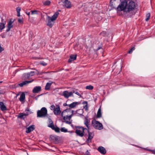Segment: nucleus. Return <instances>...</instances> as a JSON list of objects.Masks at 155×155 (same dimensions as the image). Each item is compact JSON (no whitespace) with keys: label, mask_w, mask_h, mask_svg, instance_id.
Returning a JSON list of instances; mask_svg holds the SVG:
<instances>
[{"label":"nucleus","mask_w":155,"mask_h":155,"mask_svg":"<svg viewBox=\"0 0 155 155\" xmlns=\"http://www.w3.org/2000/svg\"><path fill=\"white\" fill-rule=\"evenodd\" d=\"M81 115H82V114H80V116H81Z\"/></svg>","instance_id":"680f3d73"},{"label":"nucleus","mask_w":155,"mask_h":155,"mask_svg":"<svg viewBox=\"0 0 155 155\" xmlns=\"http://www.w3.org/2000/svg\"><path fill=\"white\" fill-rule=\"evenodd\" d=\"M25 111L26 112H27V111H30V109L29 108H28V107H27L25 110Z\"/></svg>","instance_id":"3c124183"},{"label":"nucleus","mask_w":155,"mask_h":155,"mask_svg":"<svg viewBox=\"0 0 155 155\" xmlns=\"http://www.w3.org/2000/svg\"><path fill=\"white\" fill-rule=\"evenodd\" d=\"M51 2L49 1H46L44 3L43 5H49L50 4Z\"/></svg>","instance_id":"c9c22d12"},{"label":"nucleus","mask_w":155,"mask_h":155,"mask_svg":"<svg viewBox=\"0 0 155 155\" xmlns=\"http://www.w3.org/2000/svg\"><path fill=\"white\" fill-rule=\"evenodd\" d=\"M82 104H85V105L84 106V108L86 110H88V103L87 102V101H84L83 103Z\"/></svg>","instance_id":"7c9ffc66"},{"label":"nucleus","mask_w":155,"mask_h":155,"mask_svg":"<svg viewBox=\"0 0 155 155\" xmlns=\"http://www.w3.org/2000/svg\"><path fill=\"white\" fill-rule=\"evenodd\" d=\"M59 11H60V10H58Z\"/></svg>","instance_id":"0e129e2a"},{"label":"nucleus","mask_w":155,"mask_h":155,"mask_svg":"<svg viewBox=\"0 0 155 155\" xmlns=\"http://www.w3.org/2000/svg\"><path fill=\"white\" fill-rule=\"evenodd\" d=\"M150 13H149L147 14L146 15V18L145 19L146 21H148L149 20L150 18Z\"/></svg>","instance_id":"f704fd0d"},{"label":"nucleus","mask_w":155,"mask_h":155,"mask_svg":"<svg viewBox=\"0 0 155 155\" xmlns=\"http://www.w3.org/2000/svg\"><path fill=\"white\" fill-rule=\"evenodd\" d=\"M89 129L90 128H83L82 130L84 133V136H85L87 135V134H88L90 132L89 131Z\"/></svg>","instance_id":"aec40b11"},{"label":"nucleus","mask_w":155,"mask_h":155,"mask_svg":"<svg viewBox=\"0 0 155 155\" xmlns=\"http://www.w3.org/2000/svg\"><path fill=\"white\" fill-rule=\"evenodd\" d=\"M64 5L67 8H70L71 7V2L68 0H65L64 1Z\"/></svg>","instance_id":"6ab92c4d"},{"label":"nucleus","mask_w":155,"mask_h":155,"mask_svg":"<svg viewBox=\"0 0 155 155\" xmlns=\"http://www.w3.org/2000/svg\"><path fill=\"white\" fill-rule=\"evenodd\" d=\"M34 129V125H31L29 126L28 128H27L26 132L27 133H29L31 131H33Z\"/></svg>","instance_id":"dca6fc26"},{"label":"nucleus","mask_w":155,"mask_h":155,"mask_svg":"<svg viewBox=\"0 0 155 155\" xmlns=\"http://www.w3.org/2000/svg\"><path fill=\"white\" fill-rule=\"evenodd\" d=\"M94 134L93 132H90L88 134V137L86 140V142L87 143H91V139L93 138Z\"/></svg>","instance_id":"6e6552de"},{"label":"nucleus","mask_w":155,"mask_h":155,"mask_svg":"<svg viewBox=\"0 0 155 155\" xmlns=\"http://www.w3.org/2000/svg\"><path fill=\"white\" fill-rule=\"evenodd\" d=\"M77 114H79L77 112Z\"/></svg>","instance_id":"e2e57ef3"},{"label":"nucleus","mask_w":155,"mask_h":155,"mask_svg":"<svg viewBox=\"0 0 155 155\" xmlns=\"http://www.w3.org/2000/svg\"><path fill=\"white\" fill-rule=\"evenodd\" d=\"M48 72H43V73H39V72H38V73H37V74H42L43 73H47Z\"/></svg>","instance_id":"5fc2aeb1"},{"label":"nucleus","mask_w":155,"mask_h":155,"mask_svg":"<svg viewBox=\"0 0 155 155\" xmlns=\"http://www.w3.org/2000/svg\"><path fill=\"white\" fill-rule=\"evenodd\" d=\"M75 94L77 95H78V96H79L80 97H82L81 95V94H80L77 91L75 92Z\"/></svg>","instance_id":"de8ad7c7"},{"label":"nucleus","mask_w":155,"mask_h":155,"mask_svg":"<svg viewBox=\"0 0 155 155\" xmlns=\"http://www.w3.org/2000/svg\"><path fill=\"white\" fill-rule=\"evenodd\" d=\"M3 82L2 81H0V83H2Z\"/></svg>","instance_id":"052dcab7"},{"label":"nucleus","mask_w":155,"mask_h":155,"mask_svg":"<svg viewBox=\"0 0 155 155\" xmlns=\"http://www.w3.org/2000/svg\"><path fill=\"white\" fill-rule=\"evenodd\" d=\"M62 95L66 98H68L69 97L73 96L72 92H69L68 91H64L63 92Z\"/></svg>","instance_id":"423d86ee"},{"label":"nucleus","mask_w":155,"mask_h":155,"mask_svg":"<svg viewBox=\"0 0 155 155\" xmlns=\"http://www.w3.org/2000/svg\"><path fill=\"white\" fill-rule=\"evenodd\" d=\"M41 87L40 86H36L34 87L32 92L34 93H38L41 91Z\"/></svg>","instance_id":"ddd939ff"},{"label":"nucleus","mask_w":155,"mask_h":155,"mask_svg":"<svg viewBox=\"0 0 155 155\" xmlns=\"http://www.w3.org/2000/svg\"><path fill=\"white\" fill-rule=\"evenodd\" d=\"M6 23V21L2 18V22L0 23V32H2V30L5 28Z\"/></svg>","instance_id":"9b49d317"},{"label":"nucleus","mask_w":155,"mask_h":155,"mask_svg":"<svg viewBox=\"0 0 155 155\" xmlns=\"http://www.w3.org/2000/svg\"><path fill=\"white\" fill-rule=\"evenodd\" d=\"M40 64L41 65H43V66H45L47 64V63H45V62L43 61H42L40 63Z\"/></svg>","instance_id":"58836bf2"},{"label":"nucleus","mask_w":155,"mask_h":155,"mask_svg":"<svg viewBox=\"0 0 155 155\" xmlns=\"http://www.w3.org/2000/svg\"><path fill=\"white\" fill-rule=\"evenodd\" d=\"M135 48L134 47L132 48L128 52L129 54H131L133 50L135 49Z\"/></svg>","instance_id":"a19ab883"},{"label":"nucleus","mask_w":155,"mask_h":155,"mask_svg":"<svg viewBox=\"0 0 155 155\" xmlns=\"http://www.w3.org/2000/svg\"><path fill=\"white\" fill-rule=\"evenodd\" d=\"M31 15L38 14V12H39L37 10H31Z\"/></svg>","instance_id":"72a5a7b5"},{"label":"nucleus","mask_w":155,"mask_h":155,"mask_svg":"<svg viewBox=\"0 0 155 155\" xmlns=\"http://www.w3.org/2000/svg\"><path fill=\"white\" fill-rule=\"evenodd\" d=\"M26 14L29 16V15L30 14V12H29L27 11L26 12Z\"/></svg>","instance_id":"864d4df0"},{"label":"nucleus","mask_w":155,"mask_h":155,"mask_svg":"<svg viewBox=\"0 0 155 155\" xmlns=\"http://www.w3.org/2000/svg\"><path fill=\"white\" fill-rule=\"evenodd\" d=\"M46 20L47 21V25L51 28H52L54 23V21L51 19V17L48 16H47Z\"/></svg>","instance_id":"20e7f679"},{"label":"nucleus","mask_w":155,"mask_h":155,"mask_svg":"<svg viewBox=\"0 0 155 155\" xmlns=\"http://www.w3.org/2000/svg\"><path fill=\"white\" fill-rule=\"evenodd\" d=\"M69 104H67L66 103H64L63 104V106H69Z\"/></svg>","instance_id":"6e6d98bb"},{"label":"nucleus","mask_w":155,"mask_h":155,"mask_svg":"<svg viewBox=\"0 0 155 155\" xmlns=\"http://www.w3.org/2000/svg\"><path fill=\"white\" fill-rule=\"evenodd\" d=\"M86 155H90V152L88 151V150H87L85 153Z\"/></svg>","instance_id":"8fccbe9b"},{"label":"nucleus","mask_w":155,"mask_h":155,"mask_svg":"<svg viewBox=\"0 0 155 155\" xmlns=\"http://www.w3.org/2000/svg\"><path fill=\"white\" fill-rule=\"evenodd\" d=\"M75 133L77 135L81 137H82L84 136V133L82 131L79 130H75Z\"/></svg>","instance_id":"5701e85b"},{"label":"nucleus","mask_w":155,"mask_h":155,"mask_svg":"<svg viewBox=\"0 0 155 155\" xmlns=\"http://www.w3.org/2000/svg\"><path fill=\"white\" fill-rule=\"evenodd\" d=\"M79 104H80V103L77 102H73L72 103L69 105V107L70 108L69 109H70L71 108H74L77 105Z\"/></svg>","instance_id":"f3484780"},{"label":"nucleus","mask_w":155,"mask_h":155,"mask_svg":"<svg viewBox=\"0 0 155 155\" xmlns=\"http://www.w3.org/2000/svg\"><path fill=\"white\" fill-rule=\"evenodd\" d=\"M92 124L94 127L96 129L101 130L103 128L102 124L95 119L92 120Z\"/></svg>","instance_id":"7ed1b4c3"},{"label":"nucleus","mask_w":155,"mask_h":155,"mask_svg":"<svg viewBox=\"0 0 155 155\" xmlns=\"http://www.w3.org/2000/svg\"><path fill=\"white\" fill-rule=\"evenodd\" d=\"M16 10L17 12V13L20 12L21 10V8L20 7H18L16 8Z\"/></svg>","instance_id":"79ce46f5"},{"label":"nucleus","mask_w":155,"mask_h":155,"mask_svg":"<svg viewBox=\"0 0 155 155\" xmlns=\"http://www.w3.org/2000/svg\"><path fill=\"white\" fill-rule=\"evenodd\" d=\"M85 88L86 89H88L91 90L93 89L94 87L91 85L87 86Z\"/></svg>","instance_id":"473e14b6"},{"label":"nucleus","mask_w":155,"mask_h":155,"mask_svg":"<svg viewBox=\"0 0 155 155\" xmlns=\"http://www.w3.org/2000/svg\"><path fill=\"white\" fill-rule=\"evenodd\" d=\"M25 99V95L24 93L23 92L21 94L19 100L21 102L23 101Z\"/></svg>","instance_id":"393cba45"},{"label":"nucleus","mask_w":155,"mask_h":155,"mask_svg":"<svg viewBox=\"0 0 155 155\" xmlns=\"http://www.w3.org/2000/svg\"><path fill=\"white\" fill-rule=\"evenodd\" d=\"M47 115V110L45 107H43L37 112L38 117H45Z\"/></svg>","instance_id":"f03ea898"},{"label":"nucleus","mask_w":155,"mask_h":155,"mask_svg":"<svg viewBox=\"0 0 155 155\" xmlns=\"http://www.w3.org/2000/svg\"><path fill=\"white\" fill-rule=\"evenodd\" d=\"M56 107H55V106L54 105H52L50 107V108L51 110H53L54 111V110L55 109Z\"/></svg>","instance_id":"ea45409f"},{"label":"nucleus","mask_w":155,"mask_h":155,"mask_svg":"<svg viewBox=\"0 0 155 155\" xmlns=\"http://www.w3.org/2000/svg\"><path fill=\"white\" fill-rule=\"evenodd\" d=\"M49 139L50 140L53 141L56 144L58 143L59 141V137L58 136L51 135Z\"/></svg>","instance_id":"39448f33"},{"label":"nucleus","mask_w":155,"mask_h":155,"mask_svg":"<svg viewBox=\"0 0 155 155\" xmlns=\"http://www.w3.org/2000/svg\"><path fill=\"white\" fill-rule=\"evenodd\" d=\"M102 45H101V46H99L98 47V48H97V50L98 51L99 50V49H101L102 48Z\"/></svg>","instance_id":"09e8293b"},{"label":"nucleus","mask_w":155,"mask_h":155,"mask_svg":"<svg viewBox=\"0 0 155 155\" xmlns=\"http://www.w3.org/2000/svg\"><path fill=\"white\" fill-rule=\"evenodd\" d=\"M149 150L152 153L155 154V149L154 150Z\"/></svg>","instance_id":"49530a36"},{"label":"nucleus","mask_w":155,"mask_h":155,"mask_svg":"<svg viewBox=\"0 0 155 155\" xmlns=\"http://www.w3.org/2000/svg\"><path fill=\"white\" fill-rule=\"evenodd\" d=\"M68 110V109H66L64 110L62 112L61 116L62 117H63V119L64 120V122L68 124H70L71 123V122L70 121H69V120H68V118L67 119V118L68 115H66L65 116H63V113L66 112H67Z\"/></svg>","instance_id":"0eeeda50"},{"label":"nucleus","mask_w":155,"mask_h":155,"mask_svg":"<svg viewBox=\"0 0 155 155\" xmlns=\"http://www.w3.org/2000/svg\"><path fill=\"white\" fill-rule=\"evenodd\" d=\"M30 75L28 73L24 74L22 77V79L23 80H25L28 79L29 78Z\"/></svg>","instance_id":"4be33fe9"},{"label":"nucleus","mask_w":155,"mask_h":155,"mask_svg":"<svg viewBox=\"0 0 155 155\" xmlns=\"http://www.w3.org/2000/svg\"><path fill=\"white\" fill-rule=\"evenodd\" d=\"M14 22V21H13L12 19H11L9 21L8 23L12 24Z\"/></svg>","instance_id":"c03bdc74"},{"label":"nucleus","mask_w":155,"mask_h":155,"mask_svg":"<svg viewBox=\"0 0 155 155\" xmlns=\"http://www.w3.org/2000/svg\"><path fill=\"white\" fill-rule=\"evenodd\" d=\"M0 108L1 110L2 111H4L7 110L6 107L2 102H0Z\"/></svg>","instance_id":"a211bd4d"},{"label":"nucleus","mask_w":155,"mask_h":155,"mask_svg":"<svg viewBox=\"0 0 155 155\" xmlns=\"http://www.w3.org/2000/svg\"><path fill=\"white\" fill-rule=\"evenodd\" d=\"M28 73L29 74L30 77L31 76H33L35 74V72L34 71H31L30 72H29Z\"/></svg>","instance_id":"4c0bfd02"},{"label":"nucleus","mask_w":155,"mask_h":155,"mask_svg":"<svg viewBox=\"0 0 155 155\" xmlns=\"http://www.w3.org/2000/svg\"><path fill=\"white\" fill-rule=\"evenodd\" d=\"M72 91H73V92H72V93H75V92H76V91H75V90H72Z\"/></svg>","instance_id":"13d9d810"},{"label":"nucleus","mask_w":155,"mask_h":155,"mask_svg":"<svg viewBox=\"0 0 155 155\" xmlns=\"http://www.w3.org/2000/svg\"><path fill=\"white\" fill-rule=\"evenodd\" d=\"M121 4L115 9L118 11H123L127 13L133 11L135 8V2L130 0H120Z\"/></svg>","instance_id":"f257e3e1"},{"label":"nucleus","mask_w":155,"mask_h":155,"mask_svg":"<svg viewBox=\"0 0 155 155\" xmlns=\"http://www.w3.org/2000/svg\"><path fill=\"white\" fill-rule=\"evenodd\" d=\"M51 84V83H47L45 86V89L46 90H49Z\"/></svg>","instance_id":"c85d7f7f"},{"label":"nucleus","mask_w":155,"mask_h":155,"mask_svg":"<svg viewBox=\"0 0 155 155\" xmlns=\"http://www.w3.org/2000/svg\"><path fill=\"white\" fill-rule=\"evenodd\" d=\"M90 120H89L87 117H85L84 121V124L86 126L87 128H90L89 125H90Z\"/></svg>","instance_id":"412c9836"},{"label":"nucleus","mask_w":155,"mask_h":155,"mask_svg":"<svg viewBox=\"0 0 155 155\" xmlns=\"http://www.w3.org/2000/svg\"><path fill=\"white\" fill-rule=\"evenodd\" d=\"M56 106L57 107L54 111V114L56 115H60L61 113L60 107L58 105H56Z\"/></svg>","instance_id":"9d476101"},{"label":"nucleus","mask_w":155,"mask_h":155,"mask_svg":"<svg viewBox=\"0 0 155 155\" xmlns=\"http://www.w3.org/2000/svg\"><path fill=\"white\" fill-rule=\"evenodd\" d=\"M29 114V113L26 112V113H20L18 116V118L24 120L25 119L26 116Z\"/></svg>","instance_id":"1a4fd4ad"},{"label":"nucleus","mask_w":155,"mask_h":155,"mask_svg":"<svg viewBox=\"0 0 155 155\" xmlns=\"http://www.w3.org/2000/svg\"><path fill=\"white\" fill-rule=\"evenodd\" d=\"M84 127H82V126H76L75 127L76 128H78L79 129H81L82 130Z\"/></svg>","instance_id":"a18cd8bd"},{"label":"nucleus","mask_w":155,"mask_h":155,"mask_svg":"<svg viewBox=\"0 0 155 155\" xmlns=\"http://www.w3.org/2000/svg\"><path fill=\"white\" fill-rule=\"evenodd\" d=\"M48 121H49V124L48 125V127L51 128V127L52 126H54L53 124V122L51 118H49Z\"/></svg>","instance_id":"c756f323"},{"label":"nucleus","mask_w":155,"mask_h":155,"mask_svg":"<svg viewBox=\"0 0 155 155\" xmlns=\"http://www.w3.org/2000/svg\"><path fill=\"white\" fill-rule=\"evenodd\" d=\"M51 128L52 130H54L57 133L60 132V129L58 127H55L54 126H52L51 127Z\"/></svg>","instance_id":"a878e982"},{"label":"nucleus","mask_w":155,"mask_h":155,"mask_svg":"<svg viewBox=\"0 0 155 155\" xmlns=\"http://www.w3.org/2000/svg\"><path fill=\"white\" fill-rule=\"evenodd\" d=\"M17 16L18 17L20 16V12L17 13Z\"/></svg>","instance_id":"4d7b16f0"},{"label":"nucleus","mask_w":155,"mask_h":155,"mask_svg":"<svg viewBox=\"0 0 155 155\" xmlns=\"http://www.w3.org/2000/svg\"><path fill=\"white\" fill-rule=\"evenodd\" d=\"M61 130L62 132H64V133H66V132H70L71 133V132L69 131H68L67 129L66 128H65L64 127H62L61 129Z\"/></svg>","instance_id":"2f4dec72"},{"label":"nucleus","mask_w":155,"mask_h":155,"mask_svg":"<svg viewBox=\"0 0 155 155\" xmlns=\"http://www.w3.org/2000/svg\"><path fill=\"white\" fill-rule=\"evenodd\" d=\"M98 150L101 153L103 154H105L106 152L105 149L102 146L99 147Z\"/></svg>","instance_id":"2eb2a0df"},{"label":"nucleus","mask_w":155,"mask_h":155,"mask_svg":"<svg viewBox=\"0 0 155 155\" xmlns=\"http://www.w3.org/2000/svg\"><path fill=\"white\" fill-rule=\"evenodd\" d=\"M34 80L29 81H25L22 82L18 84V85L20 87H22L32 82Z\"/></svg>","instance_id":"f8f14e48"},{"label":"nucleus","mask_w":155,"mask_h":155,"mask_svg":"<svg viewBox=\"0 0 155 155\" xmlns=\"http://www.w3.org/2000/svg\"><path fill=\"white\" fill-rule=\"evenodd\" d=\"M18 21L19 23H23V21L22 19L19 18L18 20Z\"/></svg>","instance_id":"37998d69"},{"label":"nucleus","mask_w":155,"mask_h":155,"mask_svg":"<svg viewBox=\"0 0 155 155\" xmlns=\"http://www.w3.org/2000/svg\"><path fill=\"white\" fill-rule=\"evenodd\" d=\"M102 116V114L101 113V108L100 107L99 108L97 112V118H100Z\"/></svg>","instance_id":"bb28decb"},{"label":"nucleus","mask_w":155,"mask_h":155,"mask_svg":"<svg viewBox=\"0 0 155 155\" xmlns=\"http://www.w3.org/2000/svg\"><path fill=\"white\" fill-rule=\"evenodd\" d=\"M77 58V54H71L70 56V58L69 59L68 62V63H71V61L75 60Z\"/></svg>","instance_id":"4468645a"},{"label":"nucleus","mask_w":155,"mask_h":155,"mask_svg":"<svg viewBox=\"0 0 155 155\" xmlns=\"http://www.w3.org/2000/svg\"><path fill=\"white\" fill-rule=\"evenodd\" d=\"M7 29L6 30V32H8L10 29L12 28L13 27V25L12 24L8 23L7 25Z\"/></svg>","instance_id":"cd10ccee"},{"label":"nucleus","mask_w":155,"mask_h":155,"mask_svg":"<svg viewBox=\"0 0 155 155\" xmlns=\"http://www.w3.org/2000/svg\"><path fill=\"white\" fill-rule=\"evenodd\" d=\"M71 112H72V114H71V115H69V116L68 115V117H67V118H68V120H71V117L72 116V114H73V113L74 111L73 110H72Z\"/></svg>","instance_id":"e433bc0d"},{"label":"nucleus","mask_w":155,"mask_h":155,"mask_svg":"<svg viewBox=\"0 0 155 155\" xmlns=\"http://www.w3.org/2000/svg\"><path fill=\"white\" fill-rule=\"evenodd\" d=\"M116 0H110V6H112V5H113V4H111V3H112V1H115Z\"/></svg>","instance_id":"603ef678"},{"label":"nucleus","mask_w":155,"mask_h":155,"mask_svg":"<svg viewBox=\"0 0 155 155\" xmlns=\"http://www.w3.org/2000/svg\"><path fill=\"white\" fill-rule=\"evenodd\" d=\"M58 15V12H56L54 15L51 17V19L54 21L56 19Z\"/></svg>","instance_id":"b1692460"},{"label":"nucleus","mask_w":155,"mask_h":155,"mask_svg":"<svg viewBox=\"0 0 155 155\" xmlns=\"http://www.w3.org/2000/svg\"><path fill=\"white\" fill-rule=\"evenodd\" d=\"M1 94V93L0 92V94Z\"/></svg>","instance_id":"69168bd1"},{"label":"nucleus","mask_w":155,"mask_h":155,"mask_svg":"<svg viewBox=\"0 0 155 155\" xmlns=\"http://www.w3.org/2000/svg\"><path fill=\"white\" fill-rule=\"evenodd\" d=\"M71 126L72 127H73V128L74 127V126H73V124H71Z\"/></svg>","instance_id":"bf43d9fd"}]
</instances>
